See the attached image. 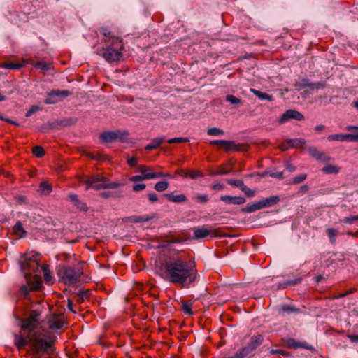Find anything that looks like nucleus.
<instances>
[{"label":"nucleus","mask_w":358,"mask_h":358,"mask_svg":"<svg viewBox=\"0 0 358 358\" xmlns=\"http://www.w3.org/2000/svg\"><path fill=\"white\" fill-rule=\"evenodd\" d=\"M160 275L166 281L181 288H189L199 278L195 261L180 257L166 259L161 265Z\"/></svg>","instance_id":"1"},{"label":"nucleus","mask_w":358,"mask_h":358,"mask_svg":"<svg viewBox=\"0 0 358 358\" xmlns=\"http://www.w3.org/2000/svg\"><path fill=\"white\" fill-rule=\"evenodd\" d=\"M27 344L30 345L28 353L32 355L33 358H40L52 345V343L48 342L40 332H29L26 337L22 334L15 335V345L19 350Z\"/></svg>","instance_id":"2"},{"label":"nucleus","mask_w":358,"mask_h":358,"mask_svg":"<svg viewBox=\"0 0 358 358\" xmlns=\"http://www.w3.org/2000/svg\"><path fill=\"white\" fill-rule=\"evenodd\" d=\"M99 31L103 36L102 57L110 63L119 61L124 49L122 39L113 34L107 27H101Z\"/></svg>","instance_id":"3"},{"label":"nucleus","mask_w":358,"mask_h":358,"mask_svg":"<svg viewBox=\"0 0 358 358\" xmlns=\"http://www.w3.org/2000/svg\"><path fill=\"white\" fill-rule=\"evenodd\" d=\"M22 258L24 260L20 262V267L24 274V278L34 277L36 275H40L41 266L38 262L39 255L36 254L32 257H27V254H24Z\"/></svg>","instance_id":"4"},{"label":"nucleus","mask_w":358,"mask_h":358,"mask_svg":"<svg viewBox=\"0 0 358 358\" xmlns=\"http://www.w3.org/2000/svg\"><path fill=\"white\" fill-rule=\"evenodd\" d=\"M82 274V271L71 266H63L58 271V275L65 285H73L78 282Z\"/></svg>","instance_id":"5"},{"label":"nucleus","mask_w":358,"mask_h":358,"mask_svg":"<svg viewBox=\"0 0 358 358\" xmlns=\"http://www.w3.org/2000/svg\"><path fill=\"white\" fill-rule=\"evenodd\" d=\"M211 145H217L220 149L224 150L226 152L231 151H248L249 145L245 143L236 144L233 141L213 140L209 142Z\"/></svg>","instance_id":"6"},{"label":"nucleus","mask_w":358,"mask_h":358,"mask_svg":"<svg viewBox=\"0 0 358 358\" xmlns=\"http://www.w3.org/2000/svg\"><path fill=\"white\" fill-rule=\"evenodd\" d=\"M27 285H22L20 287V294L24 297H27L31 291H38L42 287L43 281L41 276L39 275H34V277H27Z\"/></svg>","instance_id":"7"},{"label":"nucleus","mask_w":358,"mask_h":358,"mask_svg":"<svg viewBox=\"0 0 358 358\" xmlns=\"http://www.w3.org/2000/svg\"><path fill=\"white\" fill-rule=\"evenodd\" d=\"M41 313L38 310H31L30 315L22 320L21 329L29 330V332H36L34 330L39 324Z\"/></svg>","instance_id":"8"},{"label":"nucleus","mask_w":358,"mask_h":358,"mask_svg":"<svg viewBox=\"0 0 358 358\" xmlns=\"http://www.w3.org/2000/svg\"><path fill=\"white\" fill-rule=\"evenodd\" d=\"M71 92L69 90H54L48 93V97L45 100L46 104H54L60 101H62L64 98L69 96L71 94Z\"/></svg>","instance_id":"9"},{"label":"nucleus","mask_w":358,"mask_h":358,"mask_svg":"<svg viewBox=\"0 0 358 358\" xmlns=\"http://www.w3.org/2000/svg\"><path fill=\"white\" fill-rule=\"evenodd\" d=\"M48 324L50 329H60L64 324V316L61 314H52L48 317Z\"/></svg>","instance_id":"10"},{"label":"nucleus","mask_w":358,"mask_h":358,"mask_svg":"<svg viewBox=\"0 0 358 358\" xmlns=\"http://www.w3.org/2000/svg\"><path fill=\"white\" fill-rule=\"evenodd\" d=\"M120 131H104L100 134L99 138L102 143H113L118 138L122 137Z\"/></svg>","instance_id":"11"},{"label":"nucleus","mask_w":358,"mask_h":358,"mask_svg":"<svg viewBox=\"0 0 358 358\" xmlns=\"http://www.w3.org/2000/svg\"><path fill=\"white\" fill-rule=\"evenodd\" d=\"M107 180L108 179L106 177L101 174H94L90 177L83 176L80 180V182L86 185L85 190H88L90 189V186L92 185L100 182H106Z\"/></svg>","instance_id":"12"},{"label":"nucleus","mask_w":358,"mask_h":358,"mask_svg":"<svg viewBox=\"0 0 358 358\" xmlns=\"http://www.w3.org/2000/svg\"><path fill=\"white\" fill-rule=\"evenodd\" d=\"M264 341V336L261 334H256L251 336L250 339V342L248 343L246 346H245V349L247 350L248 352L250 354L252 351L256 350L259 346H260Z\"/></svg>","instance_id":"13"},{"label":"nucleus","mask_w":358,"mask_h":358,"mask_svg":"<svg viewBox=\"0 0 358 358\" xmlns=\"http://www.w3.org/2000/svg\"><path fill=\"white\" fill-rule=\"evenodd\" d=\"M290 119H294L299 121L304 120V116L302 113L295 110H287L285 112L280 118V122L284 123Z\"/></svg>","instance_id":"14"},{"label":"nucleus","mask_w":358,"mask_h":358,"mask_svg":"<svg viewBox=\"0 0 358 358\" xmlns=\"http://www.w3.org/2000/svg\"><path fill=\"white\" fill-rule=\"evenodd\" d=\"M121 183L117 182H109L107 180L106 182H100L97 183H94L90 186V189H93L95 190L100 189H117L120 187Z\"/></svg>","instance_id":"15"},{"label":"nucleus","mask_w":358,"mask_h":358,"mask_svg":"<svg viewBox=\"0 0 358 358\" xmlns=\"http://www.w3.org/2000/svg\"><path fill=\"white\" fill-rule=\"evenodd\" d=\"M309 152L312 157H315L317 160L320 162H325L332 160V158L331 157L327 155L324 152H320L315 147L310 148Z\"/></svg>","instance_id":"16"},{"label":"nucleus","mask_w":358,"mask_h":358,"mask_svg":"<svg viewBox=\"0 0 358 358\" xmlns=\"http://www.w3.org/2000/svg\"><path fill=\"white\" fill-rule=\"evenodd\" d=\"M220 200L229 204L241 205L245 203L246 200L242 196H222Z\"/></svg>","instance_id":"17"},{"label":"nucleus","mask_w":358,"mask_h":358,"mask_svg":"<svg viewBox=\"0 0 358 358\" xmlns=\"http://www.w3.org/2000/svg\"><path fill=\"white\" fill-rule=\"evenodd\" d=\"M287 346L289 348L297 349L299 348H305V349H311L309 345L307 343H300L296 341L295 339L292 338H289L286 340Z\"/></svg>","instance_id":"18"},{"label":"nucleus","mask_w":358,"mask_h":358,"mask_svg":"<svg viewBox=\"0 0 358 358\" xmlns=\"http://www.w3.org/2000/svg\"><path fill=\"white\" fill-rule=\"evenodd\" d=\"M329 141H352L350 134H337L328 136Z\"/></svg>","instance_id":"19"},{"label":"nucleus","mask_w":358,"mask_h":358,"mask_svg":"<svg viewBox=\"0 0 358 358\" xmlns=\"http://www.w3.org/2000/svg\"><path fill=\"white\" fill-rule=\"evenodd\" d=\"M232 170V166L230 164H225L219 166L217 168L215 172H211L209 173L210 176H215L217 175H224L230 173Z\"/></svg>","instance_id":"20"},{"label":"nucleus","mask_w":358,"mask_h":358,"mask_svg":"<svg viewBox=\"0 0 358 358\" xmlns=\"http://www.w3.org/2000/svg\"><path fill=\"white\" fill-rule=\"evenodd\" d=\"M305 143V140L303 139H289L283 142L281 145L280 148L283 150H287L289 148H293L295 146H297L299 143Z\"/></svg>","instance_id":"21"},{"label":"nucleus","mask_w":358,"mask_h":358,"mask_svg":"<svg viewBox=\"0 0 358 358\" xmlns=\"http://www.w3.org/2000/svg\"><path fill=\"white\" fill-rule=\"evenodd\" d=\"M164 197H166L169 201L173 203H182L187 201V196L183 194L174 195L173 194H165Z\"/></svg>","instance_id":"22"},{"label":"nucleus","mask_w":358,"mask_h":358,"mask_svg":"<svg viewBox=\"0 0 358 358\" xmlns=\"http://www.w3.org/2000/svg\"><path fill=\"white\" fill-rule=\"evenodd\" d=\"M90 294L91 292L89 289L80 291L76 296V301L78 303L81 304L85 302V300H89Z\"/></svg>","instance_id":"23"},{"label":"nucleus","mask_w":358,"mask_h":358,"mask_svg":"<svg viewBox=\"0 0 358 358\" xmlns=\"http://www.w3.org/2000/svg\"><path fill=\"white\" fill-rule=\"evenodd\" d=\"M13 234L20 237L23 238L25 236L27 232L24 230L22 224L20 222H17L14 227H13Z\"/></svg>","instance_id":"24"},{"label":"nucleus","mask_w":358,"mask_h":358,"mask_svg":"<svg viewBox=\"0 0 358 358\" xmlns=\"http://www.w3.org/2000/svg\"><path fill=\"white\" fill-rule=\"evenodd\" d=\"M164 142V138H155L150 144H148L145 149L147 150H152L158 148Z\"/></svg>","instance_id":"25"},{"label":"nucleus","mask_w":358,"mask_h":358,"mask_svg":"<svg viewBox=\"0 0 358 358\" xmlns=\"http://www.w3.org/2000/svg\"><path fill=\"white\" fill-rule=\"evenodd\" d=\"M264 208L271 207L280 201L278 196H272L262 201Z\"/></svg>","instance_id":"26"},{"label":"nucleus","mask_w":358,"mask_h":358,"mask_svg":"<svg viewBox=\"0 0 358 358\" xmlns=\"http://www.w3.org/2000/svg\"><path fill=\"white\" fill-rule=\"evenodd\" d=\"M210 234V231L204 228H198L194 231V239H200L208 236Z\"/></svg>","instance_id":"27"},{"label":"nucleus","mask_w":358,"mask_h":358,"mask_svg":"<svg viewBox=\"0 0 358 358\" xmlns=\"http://www.w3.org/2000/svg\"><path fill=\"white\" fill-rule=\"evenodd\" d=\"M86 156L90 157L92 159L99 160V161H107L109 159V156L106 155L100 154L99 152L94 154L90 152H86L85 154Z\"/></svg>","instance_id":"28"},{"label":"nucleus","mask_w":358,"mask_h":358,"mask_svg":"<svg viewBox=\"0 0 358 358\" xmlns=\"http://www.w3.org/2000/svg\"><path fill=\"white\" fill-rule=\"evenodd\" d=\"M250 91L255 95H256L259 99H262V100L266 99L269 101H272L273 100V96L268 94L262 92L261 91H259V90L253 89V88H251Z\"/></svg>","instance_id":"29"},{"label":"nucleus","mask_w":358,"mask_h":358,"mask_svg":"<svg viewBox=\"0 0 358 358\" xmlns=\"http://www.w3.org/2000/svg\"><path fill=\"white\" fill-rule=\"evenodd\" d=\"M52 189V185L48 182L43 181L39 184V191L43 194H49Z\"/></svg>","instance_id":"30"},{"label":"nucleus","mask_w":358,"mask_h":358,"mask_svg":"<svg viewBox=\"0 0 358 358\" xmlns=\"http://www.w3.org/2000/svg\"><path fill=\"white\" fill-rule=\"evenodd\" d=\"M340 167L337 166L333 164H327L322 168V172L326 174H336L340 171Z\"/></svg>","instance_id":"31"},{"label":"nucleus","mask_w":358,"mask_h":358,"mask_svg":"<svg viewBox=\"0 0 358 358\" xmlns=\"http://www.w3.org/2000/svg\"><path fill=\"white\" fill-rule=\"evenodd\" d=\"M310 85L311 82L308 78H303L295 84L298 90H302L305 87H309L310 89Z\"/></svg>","instance_id":"32"},{"label":"nucleus","mask_w":358,"mask_h":358,"mask_svg":"<svg viewBox=\"0 0 358 358\" xmlns=\"http://www.w3.org/2000/svg\"><path fill=\"white\" fill-rule=\"evenodd\" d=\"M43 271L44 275V280L46 282H49L51 280L52 278L50 275V271L49 269V266L47 264H43L40 268V272Z\"/></svg>","instance_id":"33"},{"label":"nucleus","mask_w":358,"mask_h":358,"mask_svg":"<svg viewBox=\"0 0 358 358\" xmlns=\"http://www.w3.org/2000/svg\"><path fill=\"white\" fill-rule=\"evenodd\" d=\"M32 153L35 157L38 158L43 157L45 154L44 149L39 145L33 147Z\"/></svg>","instance_id":"34"},{"label":"nucleus","mask_w":358,"mask_h":358,"mask_svg":"<svg viewBox=\"0 0 358 358\" xmlns=\"http://www.w3.org/2000/svg\"><path fill=\"white\" fill-rule=\"evenodd\" d=\"M327 234L329 238L330 242L332 244L336 243V237L338 235V231L334 228H329L327 230Z\"/></svg>","instance_id":"35"},{"label":"nucleus","mask_w":358,"mask_h":358,"mask_svg":"<svg viewBox=\"0 0 358 358\" xmlns=\"http://www.w3.org/2000/svg\"><path fill=\"white\" fill-rule=\"evenodd\" d=\"M169 187V182L167 181L163 180L157 182L155 185V189L157 192H164Z\"/></svg>","instance_id":"36"},{"label":"nucleus","mask_w":358,"mask_h":358,"mask_svg":"<svg viewBox=\"0 0 358 358\" xmlns=\"http://www.w3.org/2000/svg\"><path fill=\"white\" fill-rule=\"evenodd\" d=\"M207 134L209 136H222L224 131L217 127H212L207 130Z\"/></svg>","instance_id":"37"},{"label":"nucleus","mask_w":358,"mask_h":358,"mask_svg":"<svg viewBox=\"0 0 358 358\" xmlns=\"http://www.w3.org/2000/svg\"><path fill=\"white\" fill-rule=\"evenodd\" d=\"M250 355L245 348L239 349L234 356L229 357L228 358H244L247 355Z\"/></svg>","instance_id":"38"},{"label":"nucleus","mask_w":358,"mask_h":358,"mask_svg":"<svg viewBox=\"0 0 358 358\" xmlns=\"http://www.w3.org/2000/svg\"><path fill=\"white\" fill-rule=\"evenodd\" d=\"M299 281H300L299 280H288V281L284 282L283 283H279L276 289H285L289 286L294 285L297 284Z\"/></svg>","instance_id":"39"},{"label":"nucleus","mask_w":358,"mask_h":358,"mask_svg":"<svg viewBox=\"0 0 358 358\" xmlns=\"http://www.w3.org/2000/svg\"><path fill=\"white\" fill-rule=\"evenodd\" d=\"M182 310L186 315H193L191 303H187L186 302L182 301Z\"/></svg>","instance_id":"40"},{"label":"nucleus","mask_w":358,"mask_h":358,"mask_svg":"<svg viewBox=\"0 0 358 358\" xmlns=\"http://www.w3.org/2000/svg\"><path fill=\"white\" fill-rule=\"evenodd\" d=\"M282 310L289 314L292 313H299L300 312V310L299 308L292 306L290 305H283L282 306Z\"/></svg>","instance_id":"41"},{"label":"nucleus","mask_w":358,"mask_h":358,"mask_svg":"<svg viewBox=\"0 0 358 358\" xmlns=\"http://www.w3.org/2000/svg\"><path fill=\"white\" fill-rule=\"evenodd\" d=\"M22 66V64L17 62H8L4 63L1 65V67L10 69H19Z\"/></svg>","instance_id":"42"},{"label":"nucleus","mask_w":358,"mask_h":358,"mask_svg":"<svg viewBox=\"0 0 358 358\" xmlns=\"http://www.w3.org/2000/svg\"><path fill=\"white\" fill-rule=\"evenodd\" d=\"M346 129L348 131H354V130L356 131V132L355 134H350V135L352 136V141L357 142L358 141V127L348 126L346 127Z\"/></svg>","instance_id":"43"},{"label":"nucleus","mask_w":358,"mask_h":358,"mask_svg":"<svg viewBox=\"0 0 358 358\" xmlns=\"http://www.w3.org/2000/svg\"><path fill=\"white\" fill-rule=\"evenodd\" d=\"M131 221L135 223H141L150 220V217L148 216H134L131 217Z\"/></svg>","instance_id":"44"},{"label":"nucleus","mask_w":358,"mask_h":358,"mask_svg":"<svg viewBox=\"0 0 358 358\" xmlns=\"http://www.w3.org/2000/svg\"><path fill=\"white\" fill-rule=\"evenodd\" d=\"M203 174L200 171L188 170L187 177L192 179H196L199 177H203Z\"/></svg>","instance_id":"45"},{"label":"nucleus","mask_w":358,"mask_h":358,"mask_svg":"<svg viewBox=\"0 0 358 358\" xmlns=\"http://www.w3.org/2000/svg\"><path fill=\"white\" fill-rule=\"evenodd\" d=\"M150 179L149 174L146 175H136L133 176L132 177L129 178V180L132 182H138L144 180Z\"/></svg>","instance_id":"46"},{"label":"nucleus","mask_w":358,"mask_h":358,"mask_svg":"<svg viewBox=\"0 0 358 358\" xmlns=\"http://www.w3.org/2000/svg\"><path fill=\"white\" fill-rule=\"evenodd\" d=\"M167 142L170 144H171V143H182L189 142V140L187 138L180 137V138H170L167 141Z\"/></svg>","instance_id":"47"},{"label":"nucleus","mask_w":358,"mask_h":358,"mask_svg":"<svg viewBox=\"0 0 358 358\" xmlns=\"http://www.w3.org/2000/svg\"><path fill=\"white\" fill-rule=\"evenodd\" d=\"M226 100L230 102L232 104H239L241 103V100L234 95H227L226 96Z\"/></svg>","instance_id":"48"},{"label":"nucleus","mask_w":358,"mask_h":358,"mask_svg":"<svg viewBox=\"0 0 358 358\" xmlns=\"http://www.w3.org/2000/svg\"><path fill=\"white\" fill-rule=\"evenodd\" d=\"M306 177H307V175L305 173L295 176L293 178L292 183L295 184V185L299 184V183L302 182L303 181H304L306 179Z\"/></svg>","instance_id":"49"},{"label":"nucleus","mask_w":358,"mask_h":358,"mask_svg":"<svg viewBox=\"0 0 358 358\" xmlns=\"http://www.w3.org/2000/svg\"><path fill=\"white\" fill-rule=\"evenodd\" d=\"M325 83L324 82H317V83H311L310 85V90H318V89H323L325 87Z\"/></svg>","instance_id":"50"},{"label":"nucleus","mask_w":358,"mask_h":358,"mask_svg":"<svg viewBox=\"0 0 358 358\" xmlns=\"http://www.w3.org/2000/svg\"><path fill=\"white\" fill-rule=\"evenodd\" d=\"M228 184L239 187L241 189L244 185L243 181L241 180H227Z\"/></svg>","instance_id":"51"},{"label":"nucleus","mask_w":358,"mask_h":358,"mask_svg":"<svg viewBox=\"0 0 358 358\" xmlns=\"http://www.w3.org/2000/svg\"><path fill=\"white\" fill-rule=\"evenodd\" d=\"M358 220V215H351L348 217H345L341 220V222L345 224H352L353 222Z\"/></svg>","instance_id":"52"},{"label":"nucleus","mask_w":358,"mask_h":358,"mask_svg":"<svg viewBox=\"0 0 358 358\" xmlns=\"http://www.w3.org/2000/svg\"><path fill=\"white\" fill-rule=\"evenodd\" d=\"M34 66L36 68H40L44 71L48 70L50 69V65L45 62H37L34 64Z\"/></svg>","instance_id":"53"},{"label":"nucleus","mask_w":358,"mask_h":358,"mask_svg":"<svg viewBox=\"0 0 358 358\" xmlns=\"http://www.w3.org/2000/svg\"><path fill=\"white\" fill-rule=\"evenodd\" d=\"M75 206L78 210L81 211H87L88 210L87 204L80 200H78V201L75 203Z\"/></svg>","instance_id":"54"},{"label":"nucleus","mask_w":358,"mask_h":358,"mask_svg":"<svg viewBox=\"0 0 358 358\" xmlns=\"http://www.w3.org/2000/svg\"><path fill=\"white\" fill-rule=\"evenodd\" d=\"M241 190L247 195L248 197H253L255 196V191L248 188L245 185L241 188Z\"/></svg>","instance_id":"55"},{"label":"nucleus","mask_w":358,"mask_h":358,"mask_svg":"<svg viewBox=\"0 0 358 358\" xmlns=\"http://www.w3.org/2000/svg\"><path fill=\"white\" fill-rule=\"evenodd\" d=\"M138 171L141 172L142 175L152 173L150 169L145 165H141L138 167Z\"/></svg>","instance_id":"56"},{"label":"nucleus","mask_w":358,"mask_h":358,"mask_svg":"<svg viewBox=\"0 0 358 358\" xmlns=\"http://www.w3.org/2000/svg\"><path fill=\"white\" fill-rule=\"evenodd\" d=\"M241 211L243 213H253V212L256 211V210H255V208L254 207V203H252V204L248 205L245 208H242Z\"/></svg>","instance_id":"57"},{"label":"nucleus","mask_w":358,"mask_h":358,"mask_svg":"<svg viewBox=\"0 0 358 358\" xmlns=\"http://www.w3.org/2000/svg\"><path fill=\"white\" fill-rule=\"evenodd\" d=\"M145 188V185L143 184V183L142 184H135L132 187V189L134 192H140V191L143 190Z\"/></svg>","instance_id":"58"},{"label":"nucleus","mask_w":358,"mask_h":358,"mask_svg":"<svg viewBox=\"0 0 358 358\" xmlns=\"http://www.w3.org/2000/svg\"><path fill=\"white\" fill-rule=\"evenodd\" d=\"M285 166L287 170L289 172H293L296 170V167L293 165L289 161H286L285 164Z\"/></svg>","instance_id":"59"},{"label":"nucleus","mask_w":358,"mask_h":358,"mask_svg":"<svg viewBox=\"0 0 358 358\" xmlns=\"http://www.w3.org/2000/svg\"><path fill=\"white\" fill-rule=\"evenodd\" d=\"M39 110V108L36 106H32L26 113V117L31 116L33 113H36Z\"/></svg>","instance_id":"60"},{"label":"nucleus","mask_w":358,"mask_h":358,"mask_svg":"<svg viewBox=\"0 0 358 358\" xmlns=\"http://www.w3.org/2000/svg\"><path fill=\"white\" fill-rule=\"evenodd\" d=\"M127 163L131 167H134L137 164L138 159L136 157H132L127 159Z\"/></svg>","instance_id":"61"},{"label":"nucleus","mask_w":358,"mask_h":358,"mask_svg":"<svg viewBox=\"0 0 358 358\" xmlns=\"http://www.w3.org/2000/svg\"><path fill=\"white\" fill-rule=\"evenodd\" d=\"M196 200L200 203H206L208 201V197L207 195H197Z\"/></svg>","instance_id":"62"},{"label":"nucleus","mask_w":358,"mask_h":358,"mask_svg":"<svg viewBox=\"0 0 358 358\" xmlns=\"http://www.w3.org/2000/svg\"><path fill=\"white\" fill-rule=\"evenodd\" d=\"M163 172H152V173L149 174L150 179L151 178H162L164 177Z\"/></svg>","instance_id":"63"},{"label":"nucleus","mask_w":358,"mask_h":358,"mask_svg":"<svg viewBox=\"0 0 358 358\" xmlns=\"http://www.w3.org/2000/svg\"><path fill=\"white\" fill-rule=\"evenodd\" d=\"M69 199L74 204L78 201V197L76 194L71 193L68 195Z\"/></svg>","instance_id":"64"}]
</instances>
